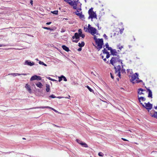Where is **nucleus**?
<instances>
[{
  "label": "nucleus",
  "instance_id": "obj_64",
  "mask_svg": "<svg viewBox=\"0 0 157 157\" xmlns=\"http://www.w3.org/2000/svg\"><path fill=\"white\" fill-rule=\"evenodd\" d=\"M46 108L49 109H52V108L51 107H49V106H46Z\"/></svg>",
  "mask_w": 157,
  "mask_h": 157
},
{
  "label": "nucleus",
  "instance_id": "obj_43",
  "mask_svg": "<svg viewBox=\"0 0 157 157\" xmlns=\"http://www.w3.org/2000/svg\"><path fill=\"white\" fill-rule=\"evenodd\" d=\"M79 0H77L76 1H75L74 2V4L75 5L77 6V3L78 2Z\"/></svg>",
  "mask_w": 157,
  "mask_h": 157
},
{
  "label": "nucleus",
  "instance_id": "obj_17",
  "mask_svg": "<svg viewBox=\"0 0 157 157\" xmlns=\"http://www.w3.org/2000/svg\"><path fill=\"white\" fill-rule=\"evenodd\" d=\"M80 37V35L78 34V33H76L74 34V35L72 37L73 39L78 38V37Z\"/></svg>",
  "mask_w": 157,
  "mask_h": 157
},
{
  "label": "nucleus",
  "instance_id": "obj_63",
  "mask_svg": "<svg viewBox=\"0 0 157 157\" xmlns=\"http://www.w3.org/2000/svg\"><path fill=\"white\" fill-rule=\"evenodd\" d=\"M51 23L52 22H48L46 23V24L47 25H50Z\"/></svg>",
  "mask_w": 157,
  "mask_h": 157
},
{
  "label": "nucleus",
  "instance_id": "obj_58",
  "mask_svg": "<svg viewBox=\"0 0 157 157\" xmlns=\"http://www.w3.org/2000/svg\"><path fill=\"white\" fill-rule=\"evenodd\" d=\"M88 27L87 28V29L88 30H89L90 28H91L92 27L90 25V24H88Z\"/></svg>",
  "mask_w": 157,
  "mask_h": 157
},
{
  "label": "nucleus",
  "instance_id": "obj_33",
  "mask_svg": "<svg viewBox=\"0 0 157 157\" xmlns=\"http://www.w3.org/2000/svg\"><path fill=\"white\" fill-rule=\"evenodd\" d=\"M119 29H120V33L121 34L123 33V32L124 30V28L123 27H122L121 28H119Z\"/></svg>",
  "mask_w": 157,
  "mask_h": 157
},
{
  "label": "nucleus",
  "instance_id": "obj_42",
  "mask_svg": "<svg viewBox=\"0 0 157 157\" xmlns=\"http://www.w3.org/2000/svg\"><path fill=\"white\" fill-rule=\"evenodd\" d=\"M79 0H77L76 1H75L74 2V4L75 5L77 6V3L78 2Z\"/></svg>",
  "mask_w": 157,
  "mask_h": 157
},
{
  "label": "nucleus",
  "instance_id": "obj_6",
  "mask_svg": "<svg viewBox=\"0 0 157 157\" xmlns=\"http://www.w3.org/2000/svg\"><path fill=\"white\" fill-rule=\"evenodd\" d=\"M41 79V77L39 76L35 75L32 76L30 79V81H32L34 80H40Z\"/></svg>",
  "mask_w": 157,
  "mask_h": 157
},
{
  "label": "nucleus",
  "instance_id": "obj_50",
  "mask_svg": "<svg viewBox=\"0 0 157 157\" xmlns=\"http://www.w3.org/2000/svg\"><path fill=\"white\" fill-rule=\"evenodd\" d=\"M107 49L108 50H110V52H111V51H112V50L113 49H112V48L111 47H108L107 48Z\"/></svg>",
  "mask_w": 157,
  "mask_h": 157
},
{
  "label": "nucleus",
  "instance_id": "obj_40",
  "mask_svg": "<svg viewBox=\"0 0 157 157\" xmlns=\"http://www.w3.org/2000/svg\"><path fill=\"white\" fill-rule=\"evenodd\" d=\"M84 30L85 31V32H88V30L87 29V28L85 27H84L83 28Z\"/></svg>",
  "mask_w": 157,
  "mask_h": 157
},
{
  "label": "nucleus",
  "instance_id": "obj_23",
  "mask_svg": "<svg viewBox=\"0 0 157 157\" xmlns=\"http://www.w3.org/2000/svg\"><path fill=\"white\" fill-rule=\"evenodd\" d=\"M70 2H68V4L72 6H75L74 4V2L72 1H70Z\"/></svg>",
  "mask_w": 157,
  "mask_h": 157
},
{
  "label": "nucleus",
  "instance_id": "obj_1",
  "mask_svg": "<svg viewBox=\"0 0 157 157\" xmlns=\"http://www.w3.org/2000/svg\"><path fill=\"white\" fill-rule=\"evenodd\" d=\"M138 76V74L137 73H136L132 75H128L129 78H131L130 79V81L133 84L139 83L141 81L139 80Z\"/></svg>",
  "mask_w": 157,
  "mask_h": 157
},
{
  "label": "nucleus",
  "instance_id": "obj_46",
  "mask_svg": "<svg viewBox=\"0 0 157 157\" xmlns=\"http://www.w3.org/2000/svg\"><path fill=\"white\" fill-rule=\"evenodd\" d=\"M107 51V50L106 49V48H104V49L102 51L103 53L104 54H105V53Z\"/></svg>",
  "mask_w": 157,
  "mask_h": 157
},
{
  "label": "nucleus",
  "instance_id": "obj_11",
  "mask_svg": "<svg viewBox=\"0 0 157 157\" xmlns=\"http://www.w3.org/2000/svg\"><path fill=\"white\" fill-rule=\"evenodd\" d=\"M146 88L147 90V91L148 92V97L149 98H152V92L151 91V90L148 88H147L145 87Z\"/></svg>",
  "mask_w": 157,
  "mask_h": 157
},
{
  "label": "nucleus",
  "instance_id": "obj_45",
  "mask_svg": "<svg viewBox=\"0 0 157 157\" xmlns=\"http://www.w3.org/2000/svg\"><path fill=\"white\" fill-rule=\"evenodd\" d=\"M58 78L59 82H60L63 80V77H61V75L60 77H59Z\"/></svg>",
  "mask_w": 157,
  "mask_h": 157
},
{
  "label": "nucleus",
  "instance_id": "obj_28",
  "mask_svg": "<svg viewBox=\"0 0 157 157\" xmlns=\"http://www.w3.org/2000/svg\"><path fill=\"white\" fill-rule=\"evenodd\" d=\"M47 78L49 80H50L51 81H53V82H55V81L57 82H58V81H57V80H56L55 79L52 78H51L50 77H47Z\"/></svg>",
  "mask_w": 157,
  "mask_h": 157
},
{
  "label": "nucleus",
  "instance_id": "obj_29",
  "mask_svg": "<svg viewBox=\"0 0 157 157\" xmlns=\"http://www.w3.org/2000/svg\"><path fill=\"white\" fill-rule=\"evenodd\" d=\"M81 145L85 147H88V146L87 144L84 142H83L82 143V144H81Z\"/></svg>",
  "mask_w": 157,
  "mask_h": 157
},
{
  "label": "nucleus",
  "instance_id": "obj_39",
  "mask_svg": "<svg viewBox=\"0 0 157 157\" xmlns=\"http://www.w3.org/2000/svg\"><path fill=\"white\" fill-rule=\"evenodd\" d=\"M49 97L51 98H56V97L54 94H52V95H50L49 96Z\"/></svg>",
  "mask_w": 157,
  "mask_h": 157
},
{
  "label": "nucleus",
  "instance_id": "obj_27",
  "mask_svg": "<svg viewBox=\"0 0 157 157\" xmlns=\"http://www.w3.org/2000/svg\"><path fill=\"white\" fill-rule=\"evenodd\" d=\"M86 87L87 88V89L90 92L94 93L93 90H92L91 88H90L88 86H86Z\"/></svg>",
  "mask_w": 157,
  "mask_h": 157
},
{
  "label": "nucleus",
  "instance_id": "obj_37",
  "mask_svg": "<svg viewBox=\"0 0 157 157\" xmlns=\"http://www.w3.org/2000/svg\"><path fill=\"white\" fill-rule=\"evenodd\" d=\"M61 77H63V80L64 81H67V79L63 75H61Z\"/></svg>",
  "mask_w": 157,
  "mask_h": 157
},
{
  "label": "nucleus",
  "instance_id": "obj_8",
  "mask_svg": "<svg viewBox=\"0 0 157 157\" xmlns=\"http://www.w3.org/2000/svg\"><path fill=\"white\" fill-rule=\"evenodd\" d=\"M75 13L76 15L79 17L80 18L85 19L84 15L82 14V12L80 13H77L76 12H75Z\"/></svg>",
  "mask_w": 157,
  "mask_h": 157
},
{
  "label": "nucleus",
  "instance_id": "obj_3",
  "mask_svg": "<svg viewBox=\"0 0 157 157\" xmlns=\"http://www.w3.org/2000/svg\"><path fill=\"white\" fill-rule=\"evenodd\" d=\"M96 44L97 45L98 48H97V49L98 51H99L102 48L103 45V39H98V40L96 42Z\"/></svg>",
  "mask_w": 157,
  "mask_h": 157
},
{
  "label": "nucleus",
  "instance_id": "obj_18",
  "mask_svg": "<svg viewBox=\"0 0 157 157\" xmlns=\"http://www.w3.org/2000/svg\"><path fill=\"white\" fill-rule=\"evenodd\" d=\"M36 86L40 88H42L43 86L42 83L40 82H38L37 83H36Z\"/></svg>",
  "mask_w": 157,
  "mask_h": 157
},
{
  "label": "nucleus",
  "instance_id": "obj_61",
  "mask_svg": "<svg viewBox=\"0 0 157 157\" xmlns=\"http://www.w3.org/2000/svg\"><path fill=\"white\" fill-rule=\"evenodd\" d=\"M82 47H80L78 49V51H81L82 50Z\"/></svg>",
  "mask_w": 157,
  "mask_h": 157
},
{
  "label": "nucleus",
  "instance_id": "obj_24",
  "mask_svg": "<svg viewBox=\"0 0 157 157\" xmlns=\"http://www.w3.org/2000/svg\"><path fill=\"white\" fill-rule=\"evenodd\" d=\"M155 112H156L154 110H152L151 111L150 113V115L153 117V115H154V113H155Z\"/></svg>",
  "mask_w": 157,
  "mask_h": 157
},
{
  "label": "nucleus",
  "instance_id": "obj_5",
  "mask_svg": "<svg viewBox=\"0 0 157 157\" xmlns=\"http://www.w3.org/2000/svg\"><path fill=\"white\" fill-rule=\"evenodd\" d=\"M88 30V32L90 33L92 35H94L96 33L97 29L93 27H91V28H90L89 30Z\"/></svg>",
  "mask_w": 157,
  "mask_h": 157
},
{
  "label": "nucleus",
  "instance_id": "obj_9",
  "mask_svg": "<svg viewBox=\"0 0 157 157\" xmlns=\"http://www.w3.org/2000/svg\"><path fill=\"white\" fill-rule=\"evenodd\" d=\"M138 100H139V102L141 104V101H144L146 100V98L143 97H140L139 95L138 96Z\"/></svg>",
  "mask_w": 157,
  "mask_h": 157
},
{
  "label": "nucleus",
  "instance_id": "obj_15",
  "mask_svg": "<svg viewBox=\"0 0 157 157\" xmlns=\"http://www.w3.org/2000/svg\"><path fill=\"white\" fill-rule=\"evenodd\" d=\"M62 47L63 49L66 52H68L70 51L69 48L65 45H63Z\"/></svg>",
  "mask_w": 157,
  "mask_h": 157
},
{
  "label": "nucleus",
  "instance_id": "obj_47",
  "mask_svg": "<svg viewBox=\"0 0 157 157\" xmlns=\"http://www.w3.org/2000/svg\"><path fill=\"white\" fill-rule=\"evenodd\" d=\"M114 66V68L115 70V73H117L118 72V68H117L116 67Z\"/></svg>",
  "mask_w": 157,
  "mask_h": 157
},
{
  "label": "nucleus",
  "instance_id": "obj_35",
  "mask_svg": "<svg viewBox=\"0 0 157 157\" xmlns=\"http://www.w3.org/2000/svg\"><path fill=\"white\" fill-rule=\"evenodd\" d=\"M153 117L157 119V112L155 113L154 115H153Z\"/></svg>",
  "mask_w": 157,
  "mask_h": 157
},
{
  "label": "nucleus",
  "instance_id": "obj_26",
  "mask_svg": "<svg viewBox=\"0 0 157 157\" xmlns=\"http://www.w3.org/2000/svg\"><path fill=\"white\" fill-rule=\"evenodd\" d=\"M93 8L92 7H91L90 9H89V10L88 11V14H89V13L90 14V13H93V12H94L93 11Z\"/></svg>",
  "mask_w": 157,
  "mask_h": 157
},
{
  "label": "nucleus",
  "instance_id": "obj_13",
  "mask_svg": "<svg viewBox=\"0 0 157 157\" xmlns=\"http://www.w3.org/2000/svg\"><path fill=\"white\" fill-rule=\"evenodd\" d=\"M44 108H46V106H40V107H33L32 108H30L29 109H25V110H29L32 109H44Z\"/></svg>",
  "mask_w": 157,
  "mask_h": 157
},
{
  "label": "nucleus",
  "instance_id": "obj_48",
  "mask_svg": "<svg viewBox=\"0 0 157 157\" xmlns=\"http://www.w3.org/2000/svg\"><path fill=\"white\" fill-rule=\"evenodd\" d=\"M80 37H81L82 38H84L85 37V35L84 34H82L81 35H80Z\"/></svg>",
  "mask_w": 157,
  "mask_h": 157
},
{
  "label": "nucleus",
  "instance_id": "obj_62",
  "mask_svg": "<svg viewBox=\"0 0 157 157\" xmlns=\"http://www.w3.org/2000/svg\"><path fill=\"white\" fill-rule=\"evenodd\" d=\"M121 139L124 141H128V140H126V139L123 138H121Z\"/></svg>",
  "mask_w": 157,
  "mask_h": 157
},
{
  "label": "nucleus",
  "instance_id": "obj_56",
  "mask_svg": "<svg viewBox=\"0 0 157 157\" xmlns=\"http://www.w3.org/2000/svg\"><path fill=\"white\" fill-rule=\"evenodd\" d=\"M110 75L111 77V78L112 79H114V76H113V75L111 73H110Z\"/></svg>",
  "mask_w": 157,
  "mask_h": 157
},
{
  "label": "nucleus",
  "instance_id": "obj_4",
  "mask_svg": "<svg viewBox=\"0 0 157 157\" xmlns=\"http://www.w3.org/2000/svg\"><path fill=\"white\" fill-rule=\"evenodd\" d=\"M141 104L143 107L147 109L149 112V110L152 109L153 106L152 105L150 104L149 102H148L147 103H145L144 105L142 103H141Z\"/></svg>",
  "mask_w": 157,
  "mask_h": 157
},
{
  "label": "nucleus",
  "instance_id": "obj_41",
  "mask_svg": "<svg viewBox=\"0 0 157 157\" xmlns=\"http://www.w3.org/2000/svg\"><path fill=\"white\" fill-rule=\"evenodd\" d=\"M79 0H77L76 1H75L74 2V4L75 5L77 6V3L78 2Z\"/></svg>",
  "mask_w": 157,
  "mask_h": 157
},
{
  "label": "nucleus",
  "instance_id": "obj_60",
  "mask_svg": "<svg viewBox=\"0 0 157 157\" xmlns=\"http://www.w3.org/2000/svg\"><path fill=\"white\" fill-rule=\"evenodd\" d=\"M116 58H117V57H113L111 59H113L112 60H113V61H115V60Z\"/></svg>",
  "mask_w": 157,
  "mask_h": 157
},
{
  "label": "nucleus",
  "instance_id": "obj_16",
  "mask_svg": "<svg viewBox=\"0 0 157 157\" xmlns=\"http://www.w3.org/2000/svg\"><path fill=\"white\" fill-rule=\"evenodd\" d=\"M111 52V54L113 56H116L117 53L116 49H113Z\"/></svg>",
  "mask_w": 157,
  "mask_h": 157
},
{
  "label": "nucleus",
  "instance_id": "obj_55",
  "mask_svg": "<svg viewBox=\"0 0 157 157\" xmlns=\"http://www.w3.org/2000/svg\"><path fill=\"white\" fill-rule=\"evenodd\" d=\"M105 46L106 47V48H107L108 47H109V45L108 43H107L105 44Z\"/></svg>",
  "mask_w": 157,
  "mask_h": 157
},
{
  "label": "nucleus",
  "instance_id": "obj_19",
  "mask_svg": "<svg viewBox=\"0 0 157 157\" xmlns=\"http://www.w3.org/2000/svg\"><path fill=\"white\" fill-rule=\"evenodd\" d=\"M85 44V43L84 41H82L81 43H79L78 44V46L80 47H82L84 46Z\"/></svg>",
  "mask_w": 157,
  "mask_h": 157
},
{
  "label": "nucleus",
  "instance_id": "obj_53",
  "mask_svg": "<svg viewBox=\"0 0 157 157\" xmlns=\"http://www.w3.org/2000/svg\"><path fill=\"white\" fill-rule=\"evenodd\" d=\"M138 90L139 91L143 92L144 91H145V90H144V89H142V88H139L138 89Z\"/></svg>",
  "mask_w": 157,
  "mask_h": 157
},
{
  "label": "nucleus",
  "instance_id": "obj_21",
  "mask_svg": "<svg viewBox=\"0 0 157 157\" xmlns=\"http://www.w3.org/2000/svg\"><path fill=\"white\" fill-rule=\"evenodd\" d=\"M46 91L47 92H49L50 91V86L48 84H46Z\"/></svg>",
  "mask_w": 157,
  "mask_h": 157
},
{
  "label": "nucleus",
  "instance_id": "obj_25",
  "mask_svg": "<svg viewBox=\"0 0 157 157\" xmlns=\"http://www.w3.org/2000/svg\"><path fill=\"white\" fill-rule=\"evenodd\" d=\"M80 37H78V38H76V40H72V41L73 42H74L75 43H78V41L79 40H80Z\"/></svg>",
  "mask_w": 157,
  "mask_h": 157
},
{
  "label": "nucleus",
  "instance_id": "obj_7",
  "mask_svg": "<svg viewBox=\"0 0 157 157\" xmlns=\"http://www.w3.org/2000/svg\"><path fill=\"white\" fill-rule=\"evenodd\" d=\"M24 64L31 66L34 65L35 63L33 62H31L29 60H26L25 61Z\"/></svg>",
  "mask_w": 157,
  "mask_h": 157
},
{
  "label": "nucleus",
  "instance_id": "obj_51",
  "mask_svg": "<svg viewBox=\"0 0 157 157\" xmlns=\"http://www.w3.org/2000/svg\"><path fill=\"white\" fill-rule=\"evenodd\" d=\"M103 36L105 38V39L106 40L108 39L107 36L105 34H104L103 35Z\"/></svg>",
  "mask_w": 157,
  "mask_h": 157
},
{
  "label": "nucleus",
  "instance_id": "obj_49",
  "mask_svg": "<svg viewBox=\"0 0 157 157\" xmlns=\"http://www.w3.org/2000/svg\"><path fill=\"white\" fill-rule=\"evenodd\" d=\"M138 93L140 95L144 94V93L141 91L140 92V91H138Z\"/></svg>",
  "mask_w": 157,
  "mask_h": 157
},
{
  "label": "nucleus",
  "instance_id": "obj_30",
  "mask_svg": "<svg viewBox=\"0 0 157 157\" xmlns=\"http://www.w3.org/2000/svg\"><path fill=\"white\" fill-rule=\"evenodd\" d=\"M76 141L79 144H80L81 145L82 144V143H83V142L81 140H80L77 139L76 140Z\"/></svg>",
  "mask_w": 157,
  "mask_h": 157
},
{
  "label": "nucleus",
  "instance_id": "obj_22",
  "mask_svg": "<svg viewBox=\"0 0 157 157\" xmlns=\"http://www.w3.org/2000/svg\"><path fill=\"white\" fill-rule=\"evenodd\" d=\"M42 28L44 29H47V30H49L51 31H53V29H52L51 28H49V27H43Z\"/></svg>",
  "mask_w": 157,
  "mask_h": 157
},
{
  "label": "nucleus",
  "instance_id": "obj_34",
  "mask_svg": "<svg viewBox=\"0 0 157 157\" xmlns=\"http://www.w3.org/2000/svg\"><path fill=\"white\" fill-rule=\"evenodd\" d=\"M113 59H111L110 60V63L111 64H112L113 66H114V63L115 62V61H113V60H112Z\"/></svg>",
  "mask_w": 157,
  "mask_h": 157
},
{
  "label": "nucleus",
  "instance_id": "obj_10",
  "mask_svg": "<svg viewBox=\"0 0 157 157\" xmlns=\"http://www.w3.org/2000/svg\"><path fill=\"white\" fill-rule=\"evenodd\" d=\"M27 75V74H19V73H14L9 74L8 75H12L14 77V76H16L17 75Z\"/></svg>",
  "mask_w": 157,
  "mask_h": 157
},
{
  "label": "nucleus",
  "instance_id": "obj_31",
  "mask_svg": "<svg viewBox=\"0 0 157 157\" xmlns=\"http://www.w3.org/2000/svg\"><path fill=\"white\" fill-rule=\"evenodd\" d=\"M51 12L53 14H56V15H57V14H58V10H55L53 11H52Z\"/></svg>",
  "mask_w": 157,
  "mask_h": 157
},
{
  "label": "nucleus",
  "instance_id": "obj_54",
  "mask_svg": "<svg viewBox=\"0 0 157 157\" xmlns=\"http://www.w3.org/2000/svg\"><path fill=\"white\" fill-rule=\"evenodd\" d=\"M52 110H53L54 111H55V112H56V113H59V112H58V111L56 110L55 109H54L53 108H52Z\"/></svg>",
  "mask_w": 157,
  "mask_h": 157
},
{
  "label": "nucleus",
  "instance_id": "obj_52",
  "mask_svg": "<svg viewBox=\"0 0 157 157\" xmlns=\"http://www.w3.org/2000/svg\"><path fill=\"white\" fill-rule=\"evenodd\" d=\"M39 64L42 65H44V63L43 62L41 61H39Z\"/></svg>",
  "mask_w": 157,
  "mask_h": 157
},
{
  "label": "nucleus",
  "instance_id": "obj_20",
  "mask_svg": "<svg viewBox=\"0 0 157 157\" xmlns=\"http://www.w3.org/2000/svg\"><path fill=\"white\" fill-rule=\"evenodd\" d=\"M127 72H128V75H133L132 70V69H128L127 70Z\"/></svg>",
  "mask_w": 157,
  "mask_h": 157
},
{
  "label": "nucleus",
  "instance_id": "obj_57",
  "mask_svg": "<svg viewBox=\"0 0 157 157\" xmlns=\"http://www.w3.org/2000/svg\"><path fill=\"white\" fill-rule=\"evenodd\" d=\"M77 6H76V5L74 6H73V8L74 9H75V10L77 9Z\"/></svg>",
  "mask_w": 157,
  "mask_h": 157
},
{
  "label": "nucleus",
  "instance_id": "obj_59",
  "mask_svg": "<svg viewBox=\"0 0 157 157\" xmlns=\"http://www.w3.org/2000/svg\"><path fill=\"white\" fill-rule=\"evenodd\" d=\"M110 56V54H109V55L107 54V55H106V58L107 59H108L109 57Z\"/></svg>",
  "mask_w": 157,
  "mask_h": 157
},
{
  "label": "nucleus",
  "instance_id": "obj_14",
  "mask_svg": "<svg viewBox=\"0 0 157 157\" xmlns=\"http://www.w3.org/2000/svg\"><path fill=\"white\" fill-rule=\"evenodd\" d=\"M25 87L29 93H31L32 90L29 85L27 84L25 86Z\"/></svg>",
  "mask_w": 157,
  "mask_h": 157
},
{
  "label": "nucleus",
  "instance_id": "obj_32",
  "mask_svg": "<svg viewBox=\"0 0 157 157\" xmlns=\"http://www.w3.org/2000/svg\"><path fill=\"white\" fill-rule=\"evenodd\" d=\"M78 34H79V35H81L82 34V30L81 29H79L78 30Z\"/></svg>",
  "mask_w": 157,
  "mask_h": 157
},
{
  "label": "nucleus",
  "instance_id": "obj_2",
  "mask_svg": "<svg viewBox=\"0 0 157 157\" xmlns=\"http://www.w3.org/2000/svg\"><path fill=\"white\" fill-rule=\"evenodd\" d=\"M122 73L125 72V70L123 68V66L122 61L118 60V77H121V71Z\"/></svg>",
  "mask_w": 157,
  "mask_h": 157
},
{
  "label": "nucleus",
  "instance_id": "obj_36",
  "mask_svg": "<svg viewBox=\"0 0 157 157\" xmlns=\"http://www.w3.org/2000/svg\"><path fill=\"white\" fill-rule=\"evenodd\" d=\"M98 155L102 157L104 155V154L101 152H100L98 153Z\"/></svg>",
  "mask_w": 157,
  "mask_h": 157
},
{
  "label": "nucleus",
  "instance_id": "obj_12",
  "mask_svg": "<svg viewBox=\"0 0 157 157\" xmlns=\"http://www.w3.org/2000/svg\"><path fill=\"white\" fill-rule=\"evenodd\" d=\"M89 15L91 16L93 18H95L97 19V15L95 12H93L90 14L89 13Z\"/></svg>",
  "mask_w": 157,
  "mask_h": 157
},
{
  "label": "nucleus",
  "instance_id": "obj_44",
  "mask_svg": "<svg viewBox=\"0 0 157 157\" xmlns=\"http://www.w3.org/2000/svg\"><path fill=\"white\" fill-rule=\"evenodd\" d=\"M94 40H95V42L98 40V39L97 38L96 36L95 35H94Z\"/></svg>",
  "mask_w": 157,
  "mask_h": 157
},
{
  "label": "nucleus",
  "instance_id": "obj_38",
  "mask_svg": "<svg viewBox=\"0 0 157 157\" xmlns=\"http://www.w3.org/2000/svg\"><path fill=\"white\" fill-rule=\"evenodd\" d=\"M118 48L120 49V50H121L122 49L124 51V49L123 47V46H120Z\"/></svg>",
  "mask_w": 157,
  "mask_h": 157
}]
</instances>
